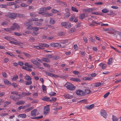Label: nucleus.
Listing matches in <instances>:
<instances>
[{"mask_svg": "<svg viewBox=\"0 0 121 121\" xmlns=\"http://www.w3.org/2000/svg\"><path fill=\"white\" fill-rule=\"evenodd\" d=\"M4 39L8 40H10L12 38L9 36H5L4 37Z\"/></svg>", "mask_w": 121, "mask_h": 121, "instance_id": "obj_49", "label": "nucleus"}, {"mask_svg": "<svg viewBox=\"0 0 121 121\" xmlns=\"http://www.w3.org/2000/svg\"><path fill=\"white\" fill-rule=\"evenodd\" d=\"M5 16L7 17L13 19L17 17V13H8L5 15Z\"/></svg>", "mask_w": 121, "mask_h": 121, "instance_id": "obj_2", "label": "nucleus"}, {"mask_svg": "<svg viewBox=\"0 0 121 121\" xmlns=\"http://www.w3.org/2000/svg\"><path fill=\"white\" fill-rule=\"evenodd\" d=\"M76 29L75 28H72L69 31V33H72L75 31Z\"/></svg>", "mask_w": 121, "mask_h": 121, "instance_id": "obj_35", "label": "nucleus"}, {"mask_svg": "<svg viewBox=\"0 0 121 121\" xmlns=\"http://www.w3.org/2000/svg\"><path fill=\"white\" fill-rule=\"evenodd\" d=\"M50 98L47 96H45L42 98V100L44 101H47L49 102Z\"/></svg>", "mask_w": 121, "mask_h": 121, "instance_id": "obj_19", "label": "nucleus"}, {"mask_svg": "<svg viewBox=\"0 0 121 121\" xmlns=\"http://www.w3.org/2000/svg\"><path fill=\"white\" fill-rule=\"evenodd\" d=\"M18 78V77L17 75L14 76L12 78V80L14 81H16L17 79Z\"/></svg>", "mask_w": 121, "mask_h": 121, "instance_id": "obj_52", "label": "nucleus"}, {"mask_svg": "<svg viewBox=\"0 0 121 121\" xmlns=\"http://www.w3.org/2000/svg\"><path fill=\"white\" fill-rule=\"evenodd\" d=\"M71 9L74 12H78V10L75 7L73 6L71 7Z\"/></svg>", "mask_w": 121, "mask_h": 121, "instance_id": "obj_31", "label": "nucleus"}, {"mask_svg": "<svg viewBox=\"0 0 121 121\" xmlns=\"http://www.w3.org/2000/svg\"><path fill=\"white\" fill-rule=\"evenodd\" d=\"M7 5L6 4H0V7L1 8H6L7 7Z\"/></svg>", "mask_w": 121, "mask_h": 121, "instance_id": "obj_60", "label": "nucleus"}, {"mask_svg": "<svg viewBox=\"0 0 121 121\" xmlns=\"http://www.w3.org/2000/svg\"><path fill=\"white\" fill-rule=\"evenodd\" d=\"M50 111L49 107L45 106L44 108L43 114L45 115H48Z\"/></svg>", "mask_w": 121, "mask_h": 121, "instance_id": "obj_6", "label": "nucleus"}, {"mask_svg": "<svg viewBox=\"0 0 121 121\" xmlns=\"http://www.w3.org/2000/svg\"><path fill=\"white\" fill-rule=\"evenodd\" d=\"M110 94V92H108L105 94L104 96V98H106Z\"/></svg>", "mask_w": 121, "mask_h": 121, "instance_id": "obj_63", "label": "nucleus"}, {"mask_svg": "<svg viewBox=\"0 0 121 121\" xmlns=\"http://www.w3.org/2000/svg\"><path fill=\"white\" fill-rule=\"evenodd\" d=\"M39 45L40 46L43 47L48 48L49 47V45L46 44V43H40L39 44Z\"/></svg>", "mask_w": 121, "mask_h": 121, "instance_id": "obj_13", "label": "nucleus"}, {"mask_svg": "<svg viewBox=\"0 0 121 121\" xmlns=\"http://www.w3.org/2000/svg\"><path fill=\"white\" fill-rule=\"evenodd\" d=\"M112 120L113 121H117L118 120L117 118L113 116H112Z\"/></svg>", "mask_w": 121, "mask_h": 121, "instance_id": "obj_50", "label": "nucleus"}, {"mask_svg": "<svg viewBox=\"0 0 121 121\" xmlns=\"http://www.w3.org/2000/svg\"><path fill=\"white\" fill-rule=\"evenodd\" d=\"M101 11L103 13H106L108 12H109V10L105 8L102 10Z\"/></svg>", "mask_w": 121, "mask_h": 121, "instance_id": "obj_28", "label": "nucleus"}, {"mask_svg": "<svg viewBox=\"0 0 121 121\" xmlns=\"http://www.w3.org/2000/svg\"><path fill=\"white\" fill-rule=\"evenodd\" d=\"M41 60L47 63H48L50 62V60L48 58L42 57L41 58Z\"/></svg>", "mask_w": 121, "mask_h": 121, "instance_id": "obj_15", "label": "nucleus"}, {"mask_svg": "<svg viewBox=\"0 0 121 121\" xmlns=\"http://www.w3.org/2000/svg\"><path fill=\"white\" fill-rule=\"evenodd\" d=\"M31 30H34V31L36 32L39 30V28L38 27H33L31 29Z\"/></svg>", "mask_w": 121, "mask_h": 121, "instance_id": "obj_38", "label": "nucleus"}, {"mask_svg": "<svg viewBox=\"0 0 121 121\" xmlns=\"http://www.w3.org/2000/svg\"><path fill=\"white\" fill-rule=\"evenodd\" d=\"M59 1L60 3V4L62 6L65 7H66L67 6V4L66 3L63 2L61 1Z\"/></svg>", "mask_w": 121, "mask_h": 121, "instance_id": "obj_25", "label": "nucleus"}, {"mask_svg": "<svg viewBox=\"0 0 121 121\" xmlns=\"http://www.w3.org/2000/svg\"><path fill=\"white\" fill-rule=\"evenodd\" d=\"M76 93L79 96L85 95L86 94L85 92L83 90H77L76 91Z\"/></svg>", "mask_w": 121, "mask_h": 121, "instance_id": "obj_5", "label": "nucleus"}, {"mask_svg": "<svg viewBox=\"0 0 121 121\" xmlns=\"http://www.w3.org/2000/svg\"><path fill=\"white\" fill-rule=\"evenodd\" d=\"M30 16L33 17H35L37 16V14L34 13H30Z\"/></svg>", "mask_w": 121, "mask_h": 121, "instance_id": "obj_57", "label": "nucleus"}, {"mask_svg": "<svg viewBox=\"0 0 121 121\" xmlns=\"http://www.w3.org/2000/svg\"><path fill=\"white\" fill-rule=\"evenodd\" d=\"M43 117V116L42 115L41 116L36 117H31V119H39L41 118H42Z\"/></svg>", "mask_w": 121, "mask_h": 121, "instance_id": "obj_39", "label": "nucleus"}, {"mask_svg": "<svg viewBox=\"0 0 121 121\" xmlns=\"http://www.w3.org/2000/svg\"><path fill=\"white\" fill-rule=\"evenodd\" d=\"M13 26H14L15 28H16L17 30H19L20 29V26L16 23H14L13 24Z\"/></svg>", "mask_w": 121, "mask_h": 121, "instance_id": "obj_18", "label": "nucleus"}, {"mask_svg": "<svg viewBox=\"0 0 121 121\" xmlns=\"http://www.w3.org/2000/svg\"><path fill=\"white\" fill-rule=\"evenodd\" d=\"M86 13H83L80 14L79 16V19L81 20H83L84 18L86 17Z\"/></svg>", "mask_w": 121, "mask_h": 121, "instance_id": "obj_8", "label": "nucleus"}, {"mask_svg": "<svg viewBox=\"0 0 121 121\" xmlns=\"http://www.w3.org/2000/svg\"><path fill=\"white\" fill-rule=\"evenodd\" d=\"M62 26H65V28H69L71 27V24L68 22H64L61 23Z\"/></svg>", "mask_w": 121, "mask_h": 121, "instance_id": "obj_4", "label": "nucleus"}, {"mask_svg": "<svg viewBox=\"0 0 121 121\" xmlns=\"http://www.w3.org/2000/svg\"><path fill=\"white\" fill-rule=\"evenodd\" d=\"M68 40L65 39L61 41L60 43H62L65 44L67 43H68Z\"/></svg>", "mask_w": 121, "mask_h": 121, "instance_id": "obj_29", "label": "nucleus"}, {"mask_svg": "<svg viewBox=\"0 0 121 121\" xmlns=\"http://www.w3.org/2000/svg\"><path fill=\"white\" fill-rule=\"evenodd\" d=\"M56 94V93L53 92H50L49 93V95L51 96H54Z\"/></svg>", "mask_w": 121, "mask_h": 121, "instance_id": "obj_44", "label": "nucleus"}, {"mask_svg": "<svg viewBox=\"0 0 121 121\" xmlns=\"http://www.w3.org/2000/svg\"><path fill=\"white\" fill-rule=\"evenodd\" d=\"M34 61V64L38 66L40 65V64L39 62L37 61V60H36L35 61Z\"/></svg>", "mask_w": 121, "mask_h": 121, "instance_id": "obj_53", "label": "nucleus"}, {"mask_svg": "<svg viewBox=\"0 0 121 121\" xmlns=\"http://www.w3.org/2000/svg\"><path fill=\"white\" fill-rule=\"evenodd\" d=\"M87 102V100L86 99H85L80 100L78 102V103H80L82 102V103H86Z\"/></svg>", "mask_w": 121, "mask_h": 121, "instance_id": "obj_55", "label": "nucleus"}, {"mask_svg": "<svg viewBox=\"0 0 121 121\" xmlns=\"http://www.w3.org/2000/svg\"><path fill=\"white\" fill-rule=\"evenodd\" d=\"M94 4L96 5H101L103 4V3L100 2H98L95 3Z\"/></svg>", "mask_w": 121, "mask_h": 121, "instance_id": "obj_45", "label": "nucleus"}, {"mask_svg": "<svg viewBox=\"0 0 121 121\" xmlns=\"http://www.w3.org/2000/svg\"><path fill=\"white\" fill-rule=\"evenodd\" d=\"M43 65L44 66L46 67H48L49 68H50V65L47 63H43Z\"/></svg>", "mask_w": 121, "mask_h": 121, "instance_id": "obj_48", "label": "nucleus"}, {"mask_svg": "<svg viewBox=\"0 0 121 121\" xmlns=\"http://www.w3.org/2000/svg\"><path fill=\"white\" fill-rule=\"evenodd\" d=\"M6 53L12 56H14V55L11 53L6 52Z\"/></svg>", "mask_w": 121, "mask_h": 121, "instance_id": "obj_62", "label": "nucleus"}, {"mask_svg": "<svg viewBox=\"0 0 121 121\" xmlns=\"http://www.w3.org/2000/svg\"><path fill=\"white\" fill-rule=\"evenodd\" d=\"M85 93H86L87 94H89L91 92V91L90 90L86 89L85 90Z\"/></svg>", "mask_w": 121, "mask_h": 121, "instance_id": "obj_33", "label": "nucleus"}, {"mask_svg": "<svg viewBox=\"0 0 121 121\" xmlns=\"http://www.w3.org/2000/svg\"><path fill=\"white\" fill-rule=\"evenodd\" d=\"M83 79L85 80H91L92 79V78H91L89 77H84Z\"/></svg>", "mask_w": 121, "mask_h": 121, "instance_id": "obj_43", "label": "nucleus"}, {"mask_svg": "<svg viewBox=\"0 0 121 121\" xmlns=\"http://www.w3.org/2000/svg\"><path fill=\"white\" fill-rule=\"evenodd\" d=\"M33 108L34 107L32 106L26 109L25 111L26 112H28L32 110Z\"/></svg>", "mask_w": 121, "mask_h": 121, "instance_id": "obj_34", "label": "nucleus"}, {"mask_svg": "<svg viewBox=\"0 0 121 121\" xmlns=\"http://www.w3.org/2000/svg\"><path fill=\"white\" fill-rule=\"evenodd\" d=\"M26 17V15L22 14L17 13V17H19L20 18H24Z\"/></svg>", "mask_w": 121, "mask_h": 121, "instance_id": "obj_17", "label": "nucleus"}, {"mask_svg": "<svg viewBox=\"0 0 121 121\" xmlns=\"http://www.w3.org/2000/svg\"><path fill=\"white\" fill-rule=\"evenodd\" d=\"M70 16V13L69 12H68L64 14V18H67L69 17Z\"/></svg>", "mask_w": 121, "mask_h": 121, "instance_id": "obj_12", "label": "nucleus"}, {"mask_svg": "<svg viewBox=\"0 0 121 121\" xmlns=\"http://www.w3.org/2000/svg\"><path fill=\"white\" fill-rule=\"evenodd\" d=\"M75 15H73L71 16V17L69 19V21H72L75 18Z\"/></svg>", "mask_w": 121, "mask_h": 121, "instance_id": "obj_42", "label": "nucleus"}, {"mask_svg": "<svg viewBox=\"0 0 121 121\" xmlns=\"http://www.w3.org/2000/svg\"><path fill=\"white\" fill-rule=\"evenodd\" d=\"M55 47H60L61 46V44L59 43H55Z\"/></svg>", "mask_w": 121, "mask_h": 121, "instance_id": "obj_51", "label": "nucleus"}, {"mask_svg": "<svg viewBox=\"0 0 121 121\" xmlns=\"http://www.w3.org/2000/svg\"><path fill=\"white\" fill-rule=\"evenodd\" d=\"M52 13H55L59 12V11L55 9H53L52 10Z\"/></svg>", "mask_w": 121, "mask_h": 121, "instance_id": "obj_59", "label": "nucleus"}, {"mask_svg": "<svg viewBox=\"0 0 121 121\" xmlns=\"http://www.w3.org/2000/svg\"><path fill=\"white\" fill-rule=\"evenodd\" d=\"M39 19L37 18H31L28 20V21L29 22H32L33 21H38Z\"/></svg>", "mask_w": 121, "mask_h": 121, "instance_id": "obj_14", "label": "nucleus"}, {"mask_svg": "<svg viewBox=\"0 0 121 121\" xmlns=\"http://www.w3.org/2000/svg\"><path fill=\"white\" fill-rule=\"evenodd\" d=\"M65 86L67 89L69 90H73L75 88V87L72 84L69 82H67L65 84Z\"/></svg>", "mask_w": 121, "mask_h": 121, "instance_id": "obj_1", "label": "nucleus"}, {"mask_svg": "<svg viewBox=\"0 0 121 121\" xmlns=\"http://www.w3.org/2000/svg\"><path fill=\"white\" fill-rule=\"evenodd\" d=\"M16 4V3L13 2H8L7 3V5L8 6H10L11 5H14Z\"/></svg>", "mask_w": 121, "mask_h": 121, "instance_id": "obj_36", "label": "nucleus"}, {"mask_svg": "<svg viewBox=\"0 0 121 121\" xmlns=\"http://www.w3.org/2000/svg\"><path fill=\"white\" fill-rule=\"evenodd\" d=\"M100 113L101 115L105 118H106L107 116V114L106 112L103 109L100 110Z\"/></svg>", "mask_w": 121, "mask_h": 121, "instance_id": "obj_7", "label": "nucleus"}, {"mask_svg": "<svg viewBox=\"0 0 121 121\" xmlns=\"http://www.w3.org/2000/svg\"><path fill=\"white\" fill-rule=\"evenodd\" d=\"M44 73L46 74V75L49 76L53 77V73L49 72H47L46 71H44Z\"/></svg>", "mask_w": 121, "mask_h": 121, "instance_id": "obj_16", "label": "nucleus"}, {"mask_svg": "<svg viewBox=\"0 0 121 121\" xmlns=\"http://www.w3.org/2000/svg\"><path fill=\"white\" fill-rule=\"evenodd\" d=\"M55 22V20L52 18H51L50 21V23L51 24H53Z\"/></svg>", "mask_w": 121, "mask_h": 121, "instance_id": "obj_27", "label": "nucleus"}, {"mask_svg": "<svg viewBox=\"0 0 121 121\" xmlns=\"http://www.w3.org/2000/svg\"><path fill=\"white\" fill-rule=\"evenodd\" d=\"M104 31H110L112 30V29L111 28H103Z\"/></svg>", "mask_w": 121, "mask_h": 121, "instance_id": "obj_47", "label": "nucleus"}, {"mask_svg": "<svg viewBox=\"0 0 121 121\" xmlns=\"http://www.w3.org/2000/svg\"><path fill=\"white\" fill-rule=\"evenodd\" d=\"M4 30L6 31V32H11V30L10 29V28H4Z\"/></svg>", "mask_w": 121, "mask_h": 121, "instance_id": "obj_61", "label": "nucleus"}, {"mask_svg": "<svg viewBox=\"0 0 121 121\" xmlns=\"http://www.w3.org/2000/svg\"><path fill=\"white\" fill-rule=\"evenodd\" d=\"M9 42L12 43L16 45H19V43H18L14 41H10Z\"/></svg>", "mask_w": 121, "mask_h": 121, "instance_id": "obj_41", "label": "nucleus"}, {"mask_svg": "<svg viewBox=\"0 0 121 121\" xmlns=\"http://www.w3.org/2000/svg\"><path fill=\"white\" fill-rule=\"evenodd\" d=\"M37 111V109H34L31 111V115L32 116L35 117L36 116V113Z\"/></svg>", "mask_w": 121, "mask_h": 121, "instance_id": "obj_9", "label": "nucleus"}, {"mask_svg": "<svg viewBox=\"0 0 121 121\" xmlns=\"http://www.w3.org/2000/svg\"><path fill=\"white\" fill-rule=\"evenodd\" d=\"M11 103L10 102H7L5 101L4 103V107H7L9 104Z\"/></svg>", "mask_w": 121, "mask_h": 121, "instance_id": "obj_30", "label": "nucleus"}, {"mask_svg": "<svg viewBox=\"0 0 121 121\" xmlns=\"http://www.w3.org/2000/svg\"><path fill=\"white\" fill-rule=\"evenodd\" d=\"M94 106V105L92 104L90 105H87L86 106L85 108H86L87 109H90L92 108Z\"/></svg>", "mask_w": 121, "mask_h": 121, "instance_id": "obj_11", "label": "nucleus"}, {"mask_svg": "<svg viewBox=\"0 0 121 121\" xmlns=\"http://www.w3.org/2000/svg\"><path fill=\"white\" fill-rule=\"evenodd\" d=\"M34 24L37 26H41L42 24V23L38 22H35Z\"/></svg>", "mask_w": 121, "mask_h": 121, "instance_id": "obj_58", "label": "nucleus"}, {"mask_svg": "<svg viewBox=\"0 0 121 121\" xmlns=\"http://www.w3.org/2000/svg\"><path fill=\"white\" fill-rule=\"evenodd\" d=\"M42 90L44 92H45L46 91V86L44 85H42Z\"/></svg>", "mask_w": 121, "mask_h": 121, "instance_id": "obj_40", "label": "nucleus"}, {"mask_svg": "<svg viewBox=\"0 0 121 121\" xmlns=\"http://www.w3.org/2000/svg\"><path fill=\"white\" fill-rule=\"evenodd\" d=\"M101 84L100 82L95 83L94 85V86L95 87H98L100 86Z\"/></svg>", "mask_w": 121, "mask_h": 121, "instance_id": "obj_32", "label": "nucleus"}, {"mask_svg": "<svg viewBox=\"0 0 121 121\" xmlns=\"http://www.w3.org/2000/svg\"><path fill=\"white\" fill-rule=\"evenodd\" d=\"M112 63V58H109L108 60V64L109 65H110Z\"/></svg>", "mask_w": 121, "mask_h": 121, "instance_id": "obj_46", "label": "nucleus"}, {"mask_svg": "<svg viewBox=\"0 0 121 121\" xmlns=\"http://www.w3.org/2000/svg\"><path fill=\"white\" fill-rule=\"evenodd\" d=\"M26 115L25 114H19L18 116L23 118H25L26 117Z\"/></svg>", "mask_w": 121, "mask_h": 121, "instance_id": "obj_24", "label": "nucleus"}, {"mask_svg": "<svg viewBox=\"0 0 121 121\" xmlns=\"http://www.w3.org/2000/svg\"><path fill=\"white\" fill-rule=\"evenodd\" d=\"M25 103V101H21L19 102H17L16 103V104L17 105H22Z\"/></svg>", "mask_w": 121, "mask_h": 121, "instance_id": "obj_22", "label": "nucleus"}, {"mask_svg": "<svg viewBox=\"0 0 121 121\" xmlns=\"http://www.w3.org/2000/svg\"><path fill=\"white\" fill-rule=\"evenodd\" d=\"M22 68L23 69H25L27 71H32V70L31 69L25 66H23L22 67Z\"/></svg>", "mask_w": 121, "mask_h": 121, "instance_id": "obj_23", "label": "nucleus"}, {"mask_svg": "<svg viewBox=\"0 0 121 121\" xmlns=\"http://www.w3.org/2000/svg\"><path fill=\"white\" fill-rule=\"evenodd\" d=\"M70 80L76 82H80L81 81V80L77 78H70Z\"/></svg>", "mask_w": 121, "mask_h": 121, "instance_id": "obj_10", "label": "nucleus"}, {"mask_svg": "<svg viewBox=\"0 0 121 121\" xmlns=\"http://www.w3.org/2000/svg\"><path fill=\"white\" fill-rule=\"evenodd\" d=\"M53 60H57L59 58V57L58 56H53Z\"/></svg>", "mask_w": 121, "mask_h": 121, "instance_id": "obj_54", "label": "nucleus"}, {"mask_svg": "<svg viewBox=\"0 0 121 121\" xmlns=\"http://www.w3.org/2000/svg\"><path fill=\"white\" fill-rule=\"evenodd\" d=\"M12 85L14 87V88H16V87H17V84L15 83H13L12 84Z\"/></svg>", "mask_w": 121, "mask_h": 121, "instance_id": "obj_64", "label": "nucleus"}, {"mask_svg": "<svg viewBox=\"0 0 121 121\" xmlns=\"http://www.w3.org/2000/svg\"><path fill=\"white\" fill-rule=\"evenodd\" d=\"M56 100V97H54L52 98V99L49 100V102H55Z\"/></svg>", "mask_w": 121, "mask_h": 121, "instance_id": "obj_37", "label": "nucleus"}, {"mask_svg": "<svg viewBox=\"0 0 121 121\" xmlns=\"http://www.w3.org/2000/svg\"><path fill=\"white\" fill-rule=\"evenodd\" d=\"M25 78L27 80L25 82V84L26 85H30L32 84V82L31 81L32 78L31 77L27 75L25 76Z\"/></svg>", "mask_w": 121, "mask_h": 121, "instance_id": "obj_3", "label": "nucleus"}, {"mask_svg": "<svg viewBox=\"0 0 121 121\" xmlns=\"http://www.w3.org/2000/svg\"><path fill=\"white\" fill-rule=\"evenodd\" d=\"M64 96L66 98L71 99L73 97L72 96L70 95L69 94H66Z\"/></svg>", "mask_w": 121, "mask_h": 121, "instance_id": "obj_20", "label": "nucleus"}, {"mask_svg": "<svg viewBox=\"0 0 121 121\" xmlns=\"http://www.w3.org/2000/svg\"><path fill=\"white\" fill-rule=\"evenodd\" d=\"M9 97L10 99H12L15 101H16L17 100V98H15V96L13 95H10Z\"/></svg>", "mask_w": 121, "mask_h": 121, "instance_id": "obj_26", "label": "nucleus"}, {"mask_svg": "<svg viewBox=\"0 0 121 121\" xmlns=\"http://www.w3.org/2000/svg\"><path fill=\"white\" fill-rule=\"evenodd\" d=\"M24 25L25 26H29L30 25V23L28 22H25L24 23Z\"/></svg>", "mask_w": 121, "mask_h": 121, "instance_id": "obj_56", "label": "nucleus"}, {"mask_svg": "<svg viewBox=\"0 0 121 121\" xmlns=\"http://www.w3.org/2000/svg\"><path fill=\"white\" fill-rule=\"evenodd\" d=\"M4 83L6 84L7 85H10L11 84V83L7 79H5L4 80Z\"/></svg>", "mask_w": 121, "mask_h": 121, "instance_id": "obj_21", "label": "nucleus"}]
</instances>
